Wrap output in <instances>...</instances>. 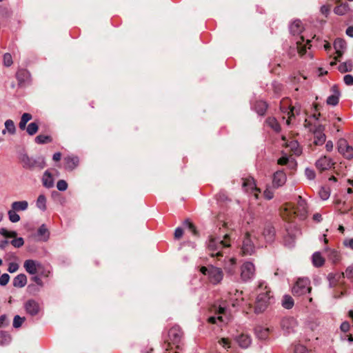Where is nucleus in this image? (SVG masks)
<instances>
[{
    "label": "nucleus",
    "mask_w": 353,
    "mask_h": 353,
    "mask_svg": "<svg viewBox=\"0 0 353 353\" xmlns=\"http://www.w3.org/2000/svg\"><path fill=\"white\" fill-rule=\"evenodd\" d=\"M314 110L312 115L305 120L304 125L314 134V143L316 145H323L326 139L324 133L325 128L319 123V119L321 116L319 105L314 104Z\"/></svg>",
    "instance_id": "f257e3e1"
},
{
    "label": "nucleus",
    "mask_w": 353,
    "mask_h": 353,
    "mask_svg": "<svg viewBox=\"0 0 353 353\" xmlns=\"http://www.w3.org/2000/svg\"><path fill=\"white\" fill-rule=\"evenodd\" d=\"M257 294L254 310L256 313L263 312L269 305L272 304L274 301V297L272 295L270 288L263 283H261L257 289L256 290Z\"/></svg>",
    "instance_id": "f03ea898"
},
{
    "label": "nucleus",
    "mask_w": 353,
    "mask_h": 353,
    "mask_svg": "<svg viewBox=\"0 0 353 353\" xmlns=\"http://www.w3.org/2000/svg\"><path fill=\"white\" fill-rule=\"evenodd\" d=\"M231 239L230 235L226 234L223 240H220L213 236H210L208 243V250L212 257L223 256L222 248L230 247Z\"/></svg>",
    "instance_id": "7ed1b4c3"
},
{
    "label": "nucleus",
    "mask_w": 353,
    "mask_h": 353,
    "mask_svg": "<svg viewBox=\"0 0 353 353\" xmlns=\"http://www.w3.org/2000/svg\"><path fill=\"white\" fill-rule=\"evenodd\" d=\"M200 272L208 276L209 282L213 285H217L221 282L223 279V270L214 265H208V267L202 266L200 268Z\"/></svg>",
    "instance_id": "20e7f679"
},
{
    "label": "nucleus",
    "mask_w": 353,
    "mask_h": 353,
    "mask_svg": "<svg viewBox=\"0 0 353 353\" xmlns=\"http://www.w3.org/2000/svg\"><path fill=\"white\" fill-rule=\"evenodd\" d=\"M335 164L336 163L334 162L332 158L324 155L321 156L319 159L316 160L315 163V166L320 172L327 170L332 167L334 172L337 176H339L341 173L338 170L337 167L335 166Z\"/></svg>",
    "instance_id": "39448f33"
},
{
    "label": "nucleus",
    "mask_w": 353,
    "mask_h": 353,
    "mask_svg": "<svg viewBox=\"0 0 353 353\" xmlns=\"http://www.w3.org/2000/svg\"><path fill=\"white\" fill-rule=\"evenodd\" d=\"M280 110L282 112L286 113L288 119L286 123L288 125L290 124V119L299 113V109L298 110L296 106H292L291 100L289 98H283L280 102Z\"/></svg>",
    "instance_id": "423d86ee"
},
{
    "label": "nucleus",
    "mask_w": 353,
    "mask_h": 353,
    "mask_svg": "<svg viewBox=\"0 0 353 353\" xmlns=\"http://www.w3.org/2000/svg\"><path fill=\"white\" fill-rule=\"evenodd\" d=\"M312 290L310 281L308 279H299L292 288V293L295 296H302L310 293Z\"/></svg>",
    "instance_id": "0eeeda50"
},
{
    "label": "nucleus",
    "mask_w": 353,
    "mask_h": 353,
    "mask_svg": "<svg viewBox=\"0 0 353 353\" xmlns=\"http://www.w3.org/2000/svg\"><path fill=\"white\" fill-rule=\"evenodd\" d=\"M23 166L28 169H34L38 168L43 169L46 166L44 158H39L37 160L32 159L28 156H23L21 159Z\"/></svg>",
    "instance_id": "6e6552de"
},
{
    "label": "nucleus",
    "mask_w": 353,
    "mask_h": 353,
    "mask_svg": "<svg viewBox=\"0 0 353 353\" xmlns=\"http://www.w3.org/2000/svg\"><path fill=\"white\" fill-rule=\"evenodd\" d=\"M228 304L232 307L240 306L244 302L243 292L234 290L228 293V298L226 300Z\"/></svg>",
    "instance_id": "1a4fd4ad"
},
{
    "label": "nucleus",
    "mask_w": 353,
    "mask_h": 353,
    "mask_svg": "<svg viewBox=\"0 0 353 353\" xmlns=\"http://www.w3.org/2000/svg\"><path fill=\"white\" fill-rule=\"evenodd\" d=\"M282 140L284 141L283 145L285 148V152L289 153L290 155L299 156L301 153V150L299 147V143L296 141L292 140L289 142L286 141L285 136L282 137Z\"/></svg>",
    "instance_id": "9d476101"
},
{
    "label": "nucleus",
    "mask_w": 353,
    "mask_h": 353,
    "mask_svg": "<svg viewBox=\"0 0 353 353\" xmlns=\"http://www.w3.org/2000/svg\"><path fill=\"white\" fill-rule=\"evenodd\" d=\"M338 150L346 159H350L353 157V148L345 139L339 141Z\"/></svg>",
    "instance_id": "9b49d317"
},
{
    "label": "nucleus",
    "mask_w": 353,
    "mask_h": 353,
    "mask_svg": "<svg viewBox=\"0 0 353 353\" xmlns=\"http://www.w3.org/2000/svg\"><path fill=\"white\" fill-rule=\"evenodd\" d=\"M183 336V332L181 329L177 326H173L168 331V338L170 343L174 345H178L180 343Z\"/></svg>",
    "instance_id": "f8f14e48"
},
{
    "label": "nucleus",
    "mask_w": 353,
    "mask_h": 353,
    "mask_svg": "<svg viewBox=\"0 0 353 353\" xmlns=\"http://www.w3.org/2000/svg\"><path fill=\"white\" fill-rule=\"evenodd\" d=\"M254 272L255 268L253 263L245 262L241 268V277L243 281H246L253 277Z\"/></svg>",
    "instance_id": "ddd939ff"
},
{
    "label": "nucleus",
    "mask_w": 353,
    "mask_h": 353,
    "mask_svg": "<svg viewBox=\"0 0 353 353\" xmlns=\"http://www.w3.org/2000/svg\"><path fill=\"white\" fill-rule=\"evenodd\" d=\"M281 215L283 219L287 221H292L296 216L294 211V205L291 203H285L281 212Z\"/></svg>",
    "instance_id": "4468645a"
},
{
    "label": "nucleus",
    "mask_w": 353,
    "mask_h": 353,
    "mask_svg": "<svg viewBox=\"0 0 353 353\" xmlns=\"http://www.w3.org/2000/svg\"><path fill=\"white\" fill-rule=\"evenodd\" d=\"M26 312L30 316L37 315L41 310L39 303L34 299H29L24 303Z\"/></svg>",
    "instance_id": "2eb2a0df"
},
{
    "label": "nucleus",
    "mask_w": 353,
    "mask_h": 353,
    "mask_svg": "<svg viewBox=\"0 0 353 353\" xmlns=\"http://www.w3.org/2000/svg\"><path fill=\"white\" fill-rule=\"evenodd\" d=\"M243 188L248 192L254 194L256 199H258L260 190L256 188L254 180L252 177L243 179Z\"/></svg>",
    "instance_id": "dca6fc26"
},
{
    "label": "nucleus",
    "mask_w": 353,
    "mask_h": 353,
    "mask_svg": "<svg viewBox=\"0 0 353 353\" xmlns=\"http://www.w3.org/2000/svg\"><path fill=\"white\" fill-rule=\"evenodd\" d=\"M294 211L296 212V216L301 219H304L307 216V203L301 196H299L296 205H294Z\"/></svg>",
    "instance_id": "f3484780"
},
{
    "label": "nucleus",
    "mask_w": 353,
    "mask_h": 353,
    "mask_svg": "<svg viewBox=\"0 0 353 353\" xmlns=\"http://www.w3.org/2000/svg\"><path fill=\"white\" fill-rule=\"evenodd\" d=\"M23 268L29 274L34 275L37 274L38 269L41 268V263L35 260L28 259L24 261Z\"/></svg>",
    "instance_id": "a211bd4d"
},
{
    "label": "nucleus",
    "mask_w": 353,
    "mask_h": 353,
    "mask_svg": "<svg viewBox=\"0 0 353 353\" xmlns=\"http://www.w3.org/2000/svg\"><path fill=\"white\" fill-rule=\"evenodd\" d=\"M275 239V230L271 225H266L260 237L261 241H264L266 243H272Z\"/></svg>",
    "instance_id": "6ab92c4d"
},
{
    "label": "nucleus",
    "mask_w": 353,
    "mask_h": 353,
    "mask_svg": "<svg viewBox=\"0 0 353 353\" xmlns=\"http://www.w3.org/2000/svg\"><path fill=\"white\" fill-rule=\"evenodd\" d=\"M242 252L243 254H252L254 251V245L252 243L251 238H250V234L246 233L244 237V239L243 241V245H242Z\"/></svg>",
    "instance_id": "aec40b11"
},
{
    "label": "nucleus",
    "mask_w": 353,
    "mask_h": 353,
    "mask_svg": "<svg viewBox=\"0 0 353 353\" xmlns=\"http://www.w3.org/2000/svg\"><path fill=\"white\" fill-rule=\"evenodd\" d=\"M281 325L282 329L289 334L294 331L296 321L293 317H285L282 319Z\"/></svg>",
    "instance_id": "412c9836"
},
{
    "label": "nucleus",
    "mask_w": 353,
    "mask_h": 353,
    "mask_svg": "<svg viewBox=\"0 0 353 353\" xmlns=\"http://www.w3.org/2000/svg\"><path fill=\"white\" fill-rule=\"evenodd\" d=\"M286 180L287 176L283 170H279L273 175V186L275 188L281 187L285 183Z\"/></svg>",
    "instance_id": "4be33fe9"
},
{
    "label": "nucleus",
    "mask_w": 353,
    "mask_h": 353,
    "mask_svg": "<svg viewBox=\"0 0 353 353\" xmlns=\"http://www.w3.org/2000/svg\"><path fill=\"white\" fill-rule=\"evenodd\" d=\"M334 47L336 54V56L334 57V59L335 61H337L338 59L342 56L343 50L346 47V43L345 40L338 38L335 39L334 42Z\"/></svg>",
    "instance_id": "5701e85b"
},
{
    "label": "nucleus",
    "mask_w": 353,
    "mask_h": 353,
    "mask_svg": "<svg viewBox=\"0 0 353 353\" xmlns=\"http://www.w3.org/2000/svg\"><path fill=\"white\" fill-rule=\"evenodd\" d=\"M64 168L66 170H72L79 165V158L76 156H68L64 158Z\"/></svg>",
    "instance_id": "b1692460"
},
{
    "label": "nucleus",
    "mask_w": 353,
    "mask_h": 353,
    "mask_svg": "<svg viewBox=\"0 0 353 353\" xmlns=\"http://www.w3.org/2000/svg\"><path fill=\"white\" fill-rule=\"evenodd\" d=\"M325 252L327 259L333 263H339L341 259V254L336 250L326 248Z\"/></svg>",
    "instance_id": "393cba45"
},
{
    "label": "nucleus",
    "mask_w": 353,
    "mask_h": 353,
    "mask_svg": "<svg viewBox=\"0 0 353 353\" xmlns=\"http://www.w3.org/2000/svg\"><path fill=\"white\" fill-rule=\"evenodd\" d=\"M304 42L305 39L303 36H301L299 40L296 41L297 50L301 57L303 56L306 53L307 48H310L311 46L310 40L307 39L305 43Z\"/></svg>",
    "instance_id": "a878e982"
},
{
    "label": "nucleus",
    "mask_w": 353,
    "mask_h": 353,
    "mask_svg": "<svg viewBox=\"0 0 353 353\" xmlns=\"http://www.w3.org/2000/svg\"><path fill=\"white\" fill-rule=\"evenodd\" d=\"M336 6L334 8V12L338 15H344L350 11L349 5L339 0L336 1Z\"/></svg>",
    "instance_id": "bb28decb"
},
{
    "label": "nucleus",
    "mask_w": 353,
    "mask_h": 353,
    "mask_svg": "<svg viewBox=\"0 0 353 353\" xmlns=\"http://www.w3.org/2000/svg\"><path fill=\"white\" fill-rule=\"evenodd\" d=\"M30 76L29 72L26 69H19L16 73V78L19 85L28 81L30 79Z\"/></svg>",
    "instance_id": "cd10ccee"
},
{
    "label": "nucleus",
    "mask_w": 353,
    "mask_h": 353,
    "mask_svg": "<svg viewBox=\"0 0 353 353\" xmlns=\"http://www.w3.org/2000/svg\"><path fill=\"white\" fill-rule=\"evenodd\" d=\"M236 341L242 348H247L251 343L250 336L248 334L243 333L236 337Z\"/></svg>",
    "instance_id": "c85d7f7f"
},
{
    "label": "nucleus",
    "mask_w": 353,
    "mask_h": 353,
    "mask_svg": "<svg viewBox=\"0 0 353 353\" xmlns=\"http://www.w3.org/2000/svg\"><path fill=\"white\" fill-rule=\"evenodd\" d=\"M12 283L15 288H23L27 283V276L24 274H19L14 278Z\"/></svg>",
    "instance_id": "c756f323"
},
{
    "label": "nucleus",
    "mask_w": 353,
    "mask_h": 353,
    "mask_svg": "<svg viewBox=\"0 0 353 353\" xmlns=\"http://www.w3.org/2000/svg\"><path fill=\"white\" fill-rule=\"evenodd\" d=\"M42 183L43 186L47 188H50L53 187L54 179L52 178L51 173L48 170H46L44 172L42 178Z\"/></svg>",
    "instance_id": "7c9ffc66"
},
{
    "label": "nucleus",
    "mask_w": 353,
    "mask_h": 353,
    "mask_svg": "<svg viewBox=\"0 0 353 353\" xmlns=\"http://www.w3.org/2000/svg\"><path fill=\"white\" fill-rule=\"evenodd\" d=\"M10 134H14L16 132V127L14 123L11 119H8L5 122V129L2 130V134H6V133Z\"/></svg>",
    "instance_id": "2f4dec72"
},
{
    "label": "nucleus",
    "mask_w": 353,
    "mask_h": 353,
    "mask_svg": "<svg viewBox=\"0 0 353 353\" xmlns=\"http://www.w3.org/2000/svg\"><path fill=\"white\" fill-rule=\"evenodd\" d=\"M290 32L292 34H299L303 30V25L300 20L293 21L290 27Z\"/></svg>",
    "instance_id": "473e14b6"
},
{
    "label": "nucleus",
    "mask_w": 353,
    "mask_h": 353,
    "mask_svg": "<svg viewBox=\"0 0 353 353\" xmlns=\"http://www.w3.org/2000/svg\"><path fill=\"white\" fill-rule=\"evenodd\" d=\"M224 269L225 271L232 275L236 272V259L234 258H230L227 262H225Z\"/></svg>",
    "instance_id": "72a5a7b5"
},
{
    "label": "nucleus",
    "mask_w": 353,
    "mask_h": 353,
    "mask_svg": "<svg viewBox=\"0 0 353 353\" xmlns=\"http://www.w3.org/2000/svg\"><path fill=\"white\" fill-rule=\"evenodd\" d=\"M254 108L259 115H264L268 109V104L265 101H258L254 104Z\"/></svg>",
    "instance_id": "f704fd0d"
},
{
    "label": "nucleus",
    "mask_w": 353,
    "mask_h": 353,
    "mask_svg": "<svg viewBox=\"0 0 353 353\" xmlns=\"http://www.w3.org/2000/svg\"><path fill=\"white\" fill-rule=\"evenodd\" d=\"M325 263L324 258L321 256V253L316 252L312 256V263L315 267H321Z\"/></svg>",
    "instance_id": "c9c22d12"
},
{
    "label": "nucleus",
    "mask_w": 353,
    "mask_h": 353,
    "mask_svg": "<svg viewBox=\"0 0 353 353\" xmlns=\"http://www.w3.org/2000/svg\"><path fill=\"white\" fill-rule=\"evenodd\" d=\"M266 123L275 132H279L281 130L280 125L274 117H268L266 119Z\"/></svg>",
    "instance_id": "e433bc0d"
},
{
    "label": "nucleus",
    "mask_w": 353,
    "mask_h": 353,
    "mask_svg": "<svg viewBox=\"0 0 353 353\" xmlns=\"http://www.w3.org/2000/svg\"><path fill=\"white\" fill-rule=\"evenodd\" d=\"M256 333L260 339L265 340L269 337L270 330L269 328L259 327L256 330Z\"/></svg>",
    "instance_id": "4c0bfd02"
},
{
    "label": "nucleus",
    "mask_w": 353,
    "mask_h": 353,
    "mask_svg": "<svg viewBox=\"0 0 353 353\" xmlns=\"http://www.w3.org/2000/svg\"><path fill=\"white\" fill-rule=\"evenodd\" d=\"M225 312V307H219L218 310L217 314L219 316L217 317L215 316H210L208 319V322L211 324H215L216 323V321L218 320L220 322H223V316L220 314H223Z\"/></svg>",
    "instance_id": "58836bf2"
},
{
    "label": "nucleus",
    "mask_w": 353,
    "mask_h": 353,
    "mask_svg": "<svg viewBox=\"0 0 353 353\" xmlns=\"http://www.w3.org/2000/svg\"><path fill=\"white\" fill-rule=\"evenodd\" d=\"M28 206V202L26 201H15L12 204V208L15 211L26 210Z\"/></svg>",
    "instance_id": "ea45409f"
},
{
    "label": "nucleus",
    "mask_w": 353,
    "mask_h": 353,
    "mask_svg": "<svg viewBox=\"0 0 353 353\" xmlns=\"http://www.w3.org/2000/svg\"><path fill=\"white\" fill-rule=\"evenodd\" d=\"M38 235L40 236V239L46 241L49 238V231L45 225H42L38 230Z\"/></svg>",
    "instance_id": "a19ab883"
},
{
    "label": "nucleus",
    "mask_w": 353,
    "mask_h": 353,
    "mask_svg": "<svg viewBox=\"0 0 353 353\" xmlns=\"http://www.w3.org/2000/svg\"><path fill=\"white\" fill-rule=\"evenodd\" d=\"M46 201V197L43 194H40L37 199L36 205L41 210L45 211L47 208Z\"/></svg>",
    "instance_id": "79ce46f5"
},
{
    "label": "nucleus",
    "mask_w": 353,
    "mask_h": 353,
    "mask_svg": "<svg viewBox=\"0 0 353 353\" xmlns=\"http://www.w3.org/2000/svg\"><path fill=\"white\" fill-rule=\"evenodd\" d=\"M32 119V115L29 113H23L21 116V121L19 123V127L21 130L26 129L27 123Z\"/></svg>",
    "instance_id": "37998d69"
},
{
    "label": "nucleus",
    "mask_w": 353,
    "mask_h": 353,
    "mask_svg": "<svg viewBox=\"0 0 353 353\" xmlns=\"http://www.w3.org/2000/svg\"><path fill=\"white\" fill-rule=\"evenodd\" d=\"M339 101V92L338 91L334 92V93L327 99V103L330 105H336L338 104Z\"/></svg>",
    "instance_id": "c03bdc74"
},
{
    "label": "nucleus",
    "mask_w": 353,
    "mask_h": 353,
    "mask_svg": "<svg viewBox=\"0 0 353 353\" xmlns=\"http://www.w3.org/2000/svg\"><path fill=\"white\" fill-rule=\"evenodd\" d=\"M353 68L352 62L351 61H347L344 63H342L339 66V70L341 72L344 73L349 71H351Z\"/></svg>",
    "instance_id": "a18cd8bd"
},
{
    "label": "nucleus",
    "mask_w": 353,
    "mask_h": 353,
    "mask_svg": "<svg viewBox=\"0 0 353 353\" xmlns=\"http://www.w3.org/2000/svg\"><path fill=\"white\" fill-rule=\"evenodd\" d=\"M52 141V139L50 136L39 134L36 137L35 142L39 144H43L47 143H50Z\"/></svg>",
    "instance_id": "49530a36"
},
{
    "label": "nucleus",
    "mask_w": 353,
    "mask_h": 353,
    "mask_svg": "<svg viewBox=\"0 0 353 353\" xmlns=\"http://www.w3.org/2000/svg\"><path fill=\"white\" fill-rule=\"evenodd\" d=\"M282 305L286 309H290L294 305V300L289 295H285L283 298Z\"/></svg>",
    "instance_id": "de8ad7c7"
},
{
    "label": "nucleus",
    "mask_w": 353,
    "mask_h": 353,
    "mask_svg": "<svg viewBox=\"0 0 353 353\" xmlns=\"http://www.w3.org/2000/svg\"><path fill=\"white\" fill-rule=\"evenodd\" d=\"M339 279L342 277H346L350 279L352 282H353V265L349 266L345 272H343L341 274L336 275Z\"/></svg>",
    "instance_id": "09e8293b"
},
{
    "label": "nucleus",
    "mask_w": 353,
    "mask_h": 353,
    "mask_svg": "<svg viewBox=\"0 0 353 353\" xmlns=\"http://www.w3.org/2000/svg\"><path fill=\"white\" fill-rule=\"evenodd\" d=\"M38 130L39 125L35 122L30 123L26 128L28 134L31 136L35 134L37 132Z\"/></svg>",
    "instance_id": "8fccbe9b"
},
{
    "label": "nucleus",
    "mask_w": 353,
    "mask_h": 353,
    "mask_svg": "<svg viewBox=\"0 0 353 353\" xmlns=\"http://www.w3.org/2000/svg\"><path fill=\"white\" fill-rule=\"evenodd\" d=\"M16 212L17 211L12 208V210H9L8 213L9 219L12 223H17L20 220V216Z\"/></svg>",
    "instance_id": "3c124183"
},
{
    "label": "nucleus",
    "mask_w": 353,
    "mask_h": 353,
    "mask_svg": "<svg viewBox=\"0 0 353 353\" xmlns=\"http://www.w3.org/2000/svg\"><path fill=\"white\" fill-rule=\"evenodd\" d=\"M25 321H26L25 317H21L19 315H16L13 319V327L14 328L20 327L22 325V324L24 323Z\"/></svg>",
    "instance_id": "603ef678"
},
{
    "label": "nucleus",
    "mask_w": 353,
    "mask_h": 353,
    "mask_svg": "<svg viewBox=\"0 0 353 353\" xmlns=\"http://www.w3.org/2000/svg\"><path fill=\"white\" fill-rule=\"evenodd\" d=\"M0 234L6 238H15L17 232L14 231H8L6 228L0 229Z\"/></svg>",
    "instance_id": "864d4df0"
},
{
    "label": "nucleus",
    "mask_w": 353,
    "mask_h": 353,
    "mask_svg": "<svg viewBox=\"0 0 353 353\" xmlns=\"http://www.w3.org/2000/svg\"><path fill=\"white\" fill-rule=\"evenodd\" d=\"M319 194L323 200H326L330 195V189L328 188L323 187L319 190Z\"/></svg>",
    "instance_id": "5fc2aeb1"
},
{
    "label": "nucleus",
    "mask_w": 353,
    "mask_h": 353,
    "mask_svg": "<svg viewBox=\"0 0 353 353\" xmlns=\"http://www.w3.org/2000/svg\"><path fill=\"white\" fill-rule=\"evenodd\" d=\"M295 241V236L292 234H288V236L284 237V244L288 247L293 246Z\"/></svg>",
    "instance_id": "6e6d98bb"
},
{
    "label": "nucleus",
    "mask_w": 353,
    "mask_h": 353,
    "mask_svg": "<svg viewBox=\"0 0 353 353\" xmlns=\"http://www.w3.org/2000/svg\"><path fill=\"white\" fill-rule=\"evenodd\" d=\"M37 273L40 276L48 277L50 274V270L46 268L45 266L41 263V268L38 269Z\"/></svg>",
    "instance_id": "4d7b16f0"
},
{
    "label": "nucleus",
    "mask_w": 353,
    "mask_h": 353,
    "mask_svg": "<svg viewBox=\"0 0 353 353\" xmlns=\"http://www.w3.org/2000/svg\"><path fill=\"white\" fill-rule=\"evenodd\" d=\"M294 353H309L307 349L305 346L297 344L294 347Z\"/></svg>",
    "instance_id": "13d9d810"
},
{
    "label": "nucleus",
    "mask_w": 353,
    "mask_h": 353,
    "mask_svg": "<svg viewBox=\"0 0 353 353\" xmlns=\"http://www.w3.org/2000/svg\"><path fill=\"white\" fill-rule=\"evenodd\" d=\"M11 244L14 247V248H20L21 247L23 244H24V241H23V239L21 238V237H19V238H14L12 241H11Z\"/></svg>",
    "instance_id": "bf43d9fd"
},
{
    "label": "nucleus",
    "mask_w": 353,
    "mask_h": 353,
    "mask_svg": "<svg viewBox=\"0 0 353 353\" xmlns=\"http://www.w3.org/2000/svg\"><path fill=\"white\" fill-rule=\"evenodd\" d=\"M12 57L10 53H6L3 55V63L6 66L8 67L12 64Z\"/></svg>",
    "instance_id": "052dcab7"
},
{
    "label": "nucleus",
    "mask_w": 353,
    "mask_h": 353,
    "mask_svg": "<svg viewBox=\"0 0 353 353\" xmlns=\"http://www.w3.org/2000/svg\"><path fill=\"white\" fill-rule=\"evenodd\" d=\"M57 188L60 191H65L68 188V183L65 180H59L57 183Z\"/></svg>",
    "instance_id": "680f3d73"
},
{
    "label": "nucleus",
    "mask_w": 353,
    "mask_h": 353,
    "mask_svg": "<svg viewBox=\"0 0 353 353\" xmlns=\"http://www.w3.org/2000/svg\"><path fill=\"white\" fill-rule=\"evenodd\" d=\"M306 177L310 180H313L316 177V173L314 170L311 168H306L305 170Z\"/></svg>",
    "instance_id": "e2e57ef3"
},
{
    "label": "nucleus",
    "mask_w": 353,
    "mask_h": 353,
    "mask_svg": "<svg viewBox=\"0 0 353 353\" xmlns=\"http://www.w3.org/2000/svg\"><path fill=\"white\" fill-rule=\"evenodd\" d=\"M9 280H10V276L6 273L3 274L0 276V285L2 286H5L6 285L8 284V283L9 282Z\"/></svg>",
    "instance_id": "0e129e2a"
},
{
    "label": "nucleus",
    "mask_w": 353,
    "mask_h": 353,
    "mask_svg": "<svg viewBox=\"0 0 353 353\" xmlns=\"http://www.w3.org/2000/svg\"><path fill=\"white\" fill-rule=\"evenodd\" d=\"M343 244L345 248L353 250V238H347L344 239Z\"/></svg>",
    "instance_id": "69168bd1"
},
{
    "label": "nucleus",
    "mask_w": 353,
    "mask_h": 353,
    "mask_svg": "<svg viewBox=\"0 0 353 353\" xmlns=\"http://www.w3.org/2000/svg\"><path fill=\"white\" fill-rule=\"evenodd\" d=\"M185 225L188 226L189 230L192 232V233L194 235H197V230L196 229V227L194 225V224L190 222V221L187 220L185 222Z\"/></svg>",
    "instance_id": "338daca9"
},
{
    "label": "nucleus",
    "mask_w": 353,
    "mask_h": 353,
    "mask_svg": "<svg viewBox=\"0 0 353 353\" xmlns=\"http://www.w3.org/2000/svg\"><path fill=\"white\" fill-rule=\"evenodd\" d=\"M219 343L222 345L225 348L230 347V341L228 338H222L219 341Z\"/></svg>",
    "instance_id": "774afa93"
}]
</instances>
